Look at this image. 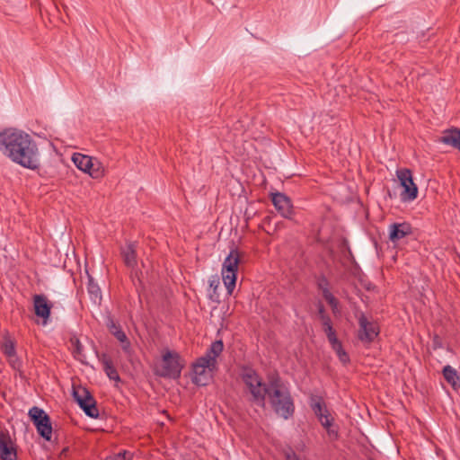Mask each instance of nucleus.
<instances>
[{"label":"nucleus","instance_id":"5","mask_svg":"<svg viewBox=\"0 0 460 460\" xmlns=\"http://www.w3.org/2000/svg\"><path fill=\"white\" fill-rule=\"evenodd\" d=\"M72 161L79 170L88 173L93 179H101L105 174V168L97 158L75 153L72 156Z\"/></svg>","mask_w":460,"mask_h":460},{"label":"nucleus","instance_id":"12","mask_svg":"<svg viewBox=\"0 0 460 460\" xmlns=\"http://www.w3.org/2000/svg\"><path fill=\"white\" fill-rule=\"evenodd\" d=\"M310 406L323 427L332 425L333 419L331 417L329 411L327 410L326 405L321 397H312L310 400Z\"/></svg>","mask_w":460,"mask_h":460},{"label":"nucleus","instance_id":"21","mask_svg":"<svg viewBox=\"0 0 460 460\" xmlns=\"http://www.w3.org/2000/svg\"><path fill=\"white\" fill-rule=\"evenodd\" d=\"M137 244L135 243H128L121 248V255L125 264L129 268H134L137 265Z\"/></svg>","mask_w":460,"mask_h":460},{"label":"nucleus","instance_id":"28","mask_svg":"<svg viewBox=\"0 0 460 460\" xmlns=\"http://www.w3.org/2000/svg\"><path fill=\"white\" fill-rule=\"evenodd\" d=\"M317 288L322 291L323 296L331 293V291L329 289V281H328L327 278L323 275H321L318 278Z\"/></svg>","mask_w":460,"mask_h":460},{"label":"nucleus","instance_id":"9","mask_svg":"<svg viewBox=\"0 0 460 460\" xmlns=\"http://www.w3.org/2000/svg\"><path fill=\"white\" fill-rule=\"evenodd\" d=\"M397 177L403 188V191L401 193L402 199L403 201L415 199L418 195V188L413 182L411 172L409 169L398 170Z\"/></svg>","mask_w":460,"mask_h":460},{"label":"nucleus","instance_id":"29","mask_svg":"<svg viewBox=\"0 0 460 460\" xmlns=\"http://www.w3.org/2000/svg\"><path fill=\"white\" fill-rule=\"evenodd\" d=\"M323 298L327 301V303L332 307V313L334 315H336L337 314H340L339 301L335 298V296L332 293L325 295L323 296Z\"/></svg>","mask_w":460,"mask_h":460},{"label":"nucleus","instance_id":"37","mask_svg":"<svg viewBox=\"0 0 460 460\" xmlns=\"http://www.w3.org/2000/svg\"><path fill=\"white\" fill-rule=\"evenodd\" d=\"M67 451H68V448H67V447H66V448H64V449L62 450V452H61V455L66 456V452H67Z\"/></svg>","mask_w":460,"mask_h":460},{"label":"nucleus","instance_id":"35","mask_svg":"<svg viewBox=\"0 0 460 460\" xmlns=\"http://www.w3.org/2000/svg\"><path fill=\"white\" fill-rule=\"evenodd\" d=\"M286 460H299L298 456L292 450L285 453Z\"/></svg>","mask_w":460,"mask_h":460},{"label":"nucleus","instance_id":"1","mask_svg":"<svg viewBox=\"0 0 460 460\" xmlns=\"http://www.w3.org/2000/svg\"><path fill=\"white\" fill-rule=\"evenodd\" d=\"M0 151L12 162L32 171L40 167L39 148L31 137L19 129L0 132Z\"/></svg>","mask_w":460,"mask_h":460},{"label":"nucleus","instance_id":"15","mask_svg":"<svg viewBox=\"0 0 460 460\" xmlns=\"http://www.w3.org/2000/svg\"><path fill=\"white\" fill-rule=\"evenodd\" d=\"M271 196L272 203L278 212L282 217L289 218L292 216L293 208L288 197L280 192L272 193Z\"/></svg>","mask_w":460,"mask_h":460},{"label":"nucleus","instance_id":"14","mask_svg":"<svg viewBox=\"0 0 460 460\" xmlns=\"http://www.w3.org/2000/svg\"><path fill=\"white\" fill-rule=\"evenodd\" d=\"M0 459L16 460V450L13 446L11 437L7 431L0 429Z\"/></svg>","mask_w":460,"mask_h":460},{"label":"nucleus","instance_id":"8","mask_svg":"<svg viewBox=\"0 0 460 460\" xmlns=\"http://www.w3.org/2000/svg\"><path fill=\"white\" fill-rule=\"evenodd\" d=\"M162 360V369L158 373L160 376L173 379L180 377L182 366L178 353L167 350L164 353Z\"/></svg>","mask_w":460,"mask_h":460},{"label":"nucleus","instance_id":"26","mask_svg":"<svg viewBox=\"0 0 460 460\" xmlns=\"http://www.w3.org/2000/svg\"><path fill=\"white\" fill-rule=\"evenodd\" d=\"M71 342L73 345L74 357L79 360H83L84 356L83 355V345L80 341L78 339H72Z\"/></svg>","mask_w":460,"mask_h":460},{"label":"nucleus","instance_id":"23","mask_svg":"<svg viewBox=\"0 0 460 460\" xmlns=\"http://www.w3.org/2000/svg\"><path fill=\"white\" fill-rule=\"evenodd\" d=\"M332 346V349L336 352L339 359L343 363L346 364L349 361V355L347 352L343 349L341 342L338 340L337 337L332 338L328 341Z\"/></svg>","mask_w":460,"mask_h":460},{"label":"nucleus","instance_id":"4","mask_svg":"<svg viewBox=\"0 0 460 460\" xmlns=\"http://www.w3.org/2000/svg\"><path fill=\"white\" fill-rule=\"evenodd\" d=\"M239 262L240 253L237 249H232L223 262L222 279L228 295H232L235 287Z\"/></svg>","mask_w":460,"mask_h":460},{"label":"nucleus","instance_id":"30","mask_svg":"<svg viewBox=\"0 0 460 460\" xmlns=\"http://www.w3.org/2000/svg\"><path fill=\"white\" fill-rule=\"evenodd\" d=\"M131 459V454L127 451L119 452L118 454H115L113 456H110L106 457L105 460H130Z\"/></svg>","mask_w":460,"mask_h":460},{"label":"nucleus","instance_id":"31","mask_svg":"<svg viewBox=\"0 0 460 460\" xmlns=\"http://www.w3.org/2000/svg\"><path fill=\"white\" fill-rule=\"evenodd\" d=\"M8 361L11 367L15 370H20L22 367V361L17 358L16 353L13 357H8Z\"/></svg>","mask_w":460,"mask_h":460},{"label":"nucleus","instance_id":"24","mask_svg":"<svg viewBox=\"0 0 460 460\" xmlns=\"http://www.w3.org/2000/svg\"><path fill=\"white\" fill-rule=\"evenodd\" d=\"M319 320L321 321L323 331L326 334V337H327L328 341L332 339V338L337 337L336 332H335V330L332 327V319L329 316V314L323 315V317H321Z\"/></svg>","mask_w":460,"mask_h":460},{"label":"nucleus","instance_id":"11","mask_svg":"<svg viewBox=\"0 0 460 460\" xmlns=\"http://www.w3.org/2000/svg\"><path fill=\"white\" fill-rule=\"evenodd\" d=\"M214 369L216 367L201 362V358H199L192 365V382L199 386L207 385L212 377L211 373Z\"/></svg>","mask_w":460,"mask_h":460},{"label":"nucleus","instance_id":"22","mask_svg":"<svg viewBox=\"0 0 460 460\" xmlns=\"http://www.w3.org/2000/svg\"><path fill=\"white\" fill-rule=\"evenodd\" d=\"M442 373L446 381L450 384L454 389L460 387V377L455 368L447 365L444 367Z\"/></svg>","mask_w":460,"mask_h":460},{"label":"nucleus","instance_id":"3","mask_svg":"<svg viewBox=\"0 0 460 460\" xmlns=\"http://www.w3.org/2000/svg\"><path fill=\"white\" fill-rule=\"evenodd\" d=\"M267 399L274 412L285 420L293 416L295 411L294 400L289 389L285 385L280 376L277 382H272Z\"/></svg>","mask_w":460,"mask_h":460},{"label":"nucleus","instance_id":"18","mask_svg":"<svg viewBox=\"0 0 460 460\" xmlns=\"http://www.w3.org/2000/svg\"><path fill=\"white\" fill-rule=\"evenodd\" d=\"M439 142L460 151V128L452 127L445 129Z\"/></svg>","mask_w":460,"mask_h":460},{"label":"nucleus","instance_id":"36","mask_svg":"<svg viewBox=\"0 0 460 460\" xmlns=\"http://www.w3.org/2000/svg\"><path fill=\"white\" fill-rule=\"evenodd\" d=\"M317 309H318V318L320 319L321 317H323V315H327L328 314L326 313L325 309H324V306L323 304H319L318 306H317Z\"/></svg>","mask_w":460,"mask_h":460},{"label":"nucleus","instance_id":"25","mask_svg":"<svg viewBox=\"0 0 460 460\" xmlns=\"http://www.w3.org/2000/svg\"><path fill=\"white\" fill-rule=\"evenodd\" d=\"M87 291L90 295V298L94 302H100L102 299V292L99 286L93 281L92 279H89L87 284Z\"/></svg>","mask_w":460,"mask_h":460},{"label":"nucleus","instance_id":"27","mask_svg":"<svg viewBox=\"0 0 460 460\" xmlns=\"http://www.w3.org/2000/svg\"><path fill=\"white\" fill-rule=\"evenodd\" d=\"M3 353L8 357H13L16 353L14 343L11 340H5L2 345Z\"/></svg>","mask_w":460,"mask_h":460},{"label":"nucleus","instance_id":"6","mask_svg":"<svg viewBox=\"0 0 460 460\" xmlns=\"http://www.w3.org/2000/svg\"><path fill=\"white\" fill-rule=\"evenodd\" d=\"M73 396L84 413L93 419L99 417V410L96 406V401L91 393L84 387H74Z\"/></svg>","mask_w":460,"mask_h":460},{"label":"nucleus","instance_id":"2","mask_svg":"<svg viewBox=\"0 0 460 460\" xmlns=\"http://www.w3.org/2000/svg\"><path fill=\"white\" fill-rule=\"evenodd\" d=\"M243 385V393L247 402L253 406L265 409L267 395L271 388L272 382H277L279 376L271 375L264 381L262 376L252 367H243L239 374Z\"/></svg>","mask_w":460,"mask_h":460},{"label":"nucleus","instance_id":"16","mask_svg":"<svg viewBox=\"0 0 460 460\" xmlns=\"http://www.w3.org/2000/svg\"><path fill=\"white\" fill-rule=\"evenodd\" d=\"M33 307L35 314L42 318L44 323H46L50 315L52 304L44 295H35L33 296Z\"/></svg>","mask_w":460,"mask_h":460},{"label":"nucleus","instance_id":"34","mask_svg":"<svg viewBox=\"0 0 460 460\" xmlns=\"http://www.w3.org/2000/svg\"><path fill=\"white\" fill-rule=\"evenodd\" d=\"M343 245H344V248H345L344 257L347 258L348 260L351 261L352 262H355V259L353 257L352 252L349 249V247L348 246L347 243L344 242Z\"/></svg>","mask_w":460,"mask_h":460},{"label":"nucleus","instance_id":"33","mask_svg":"<svg viewBox=\"0 0 460 460\" xmlns=\"http://www.w3.org/2000/svg\"><path fill=\"white\" fill-rule=\"evenodd\" d=\"M218 280L210 281V287L213 288V294L210 295V299L218 301V295L217 294V288L218 287Z\"/></svg>","mask_w":460,"mask_h":460},{"label":"nucleus","instance_id":"32","mask_svg":"<svg viewBox=\"0 0 460 460\" xmlns=\"http://www.w3.org/2000/svg\"><path fill=\"white\" fill-rule=\"evenodd\" d=\"M323 428L326 429L327 433H328L329 437L331 438V439H332V440L338 439L339 433H338L337 429L332 428V425L328 426V427H323Z\"/></svg>","mask_w":460,"mask_h":460},{"label":"nucleus","instance_id":"13","mask_svg":"<svg viewBox=\"0 0 460 460\" xmlns=\"http://www.w3.org/2000/svg\"><path fill=\"white\" fill-rule=\"evenodd\" d=\"M106 326L109 332L120 342L123 351L129 354L131 350L130 341L120 325L109 316L106 321Z\"/></svg>","mask_w":460,"mask_h":460},{"label":"nucleus","instance_id":"10","mask_svg":"<svg viewBox=\"0 0 460 460\" xmlns=\"http://www.w3.org/2000/svg\"><path fill=\"white\" fill-rule=\"evenodd\" d=\"M378 334L379 328L377 324L375 322L368 321L364 314H361L358 317V340L365 344H369L374 341Z\"/></svg>","mask_w":460,"mask_h":460},{"label":"nucleus","instance_id":"19","mask_svg":"<svg viewBox=\"0 0 460 460\" xmlns=\"http://www.w3.org/2000/svg\"><path fill=\"white\" fill-rule=\"evenodd\" d=\"M224 349V344L221 340L212 342L204 356L200 357L201 362L210 364L212 367H217V358L221 354Z\"/></svg>","mask_w":460,"mask_h":460},{"label":"nucleus","instance_id":"7","mask_svg":"<svg viewBox=\"0 0 460 460\" xmlns=\"http://www.w3.org/2000/svg\"><path fill=\"white\" fill-rule=\"evenodd\" d=\"M29 416L38 433L47 441H49L52 436V426L49 415L42 409L34 406L30 409Z\"/></svg>","mask_w":460,"mask_h":460},{"label":"nucleus","instance_id":"20","mask_svg":"<svg viewBox=\"0 0 460 460\" xmlns=\"http://www.w3.org/2000/svg\"><path fill=\"white\" fill-rule=\"evenodd\" d=\"M99 360L102 365L103 371L107 375V376L115 382H120L119 375L113 366V362L111 358L105 353L99 356Z\"/></svg>","mask_w":460,"mask_h":460},{"label":"nucleus","instance_id":"17","mask_svg":"<svg viewBox=\"0 0 460 460\" xmlns=\"http://www.w3.org/2000/svg\"><path fill=\"white\" fill-rule=\"evenodd\" d=\"M412 233V228L409 223H394L389 226V239L393 242H398L399 240L410 235Z\"/></svg>","mask_w":460,"mask_h":460}]
</instances>
